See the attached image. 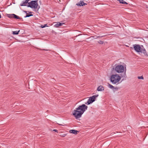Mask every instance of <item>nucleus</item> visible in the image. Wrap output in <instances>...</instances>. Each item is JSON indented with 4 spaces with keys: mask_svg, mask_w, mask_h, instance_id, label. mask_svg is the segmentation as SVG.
<instances>
[{
    "mask_svg": "<svg viewBox=\"0 0 148 148\" xmlns=\"http://www.w3.org/2000/svg\"><path fill=\"white\" fill-rule=\"evenodd\" d=\"M88 107L84 104L79 106L76 110H74L73 114L76 119H78L81 117L82 115L87 109Z\"/></svg>",
    "mask_w": 148,
    "mask_h": 148,
    "instance_id": "f257e3e1",
    "label": "nucleus"
},
{
    "mask_svg": "<svg viewBox=\"0 0 148 148\" xmlns=\"http://www.w3.org/2000/svg\"><path fill=\"white\" fill-rule=\"evenodd\" d=\"M115 66L114 69L116 72L119 73H124L123 77L125 78L127 77L126 73V68L125 66L120 64H116L115 65Z\"/></svg>",
    "mask_w": 148,
    "mask_h": 148,
    "instance_id": "f03ea898",
    "label": "nucleus"
},
{
    "mask_svg": "<svg viewBox=\"0 0 148 148\" xmlns=\"http://www.w3.org/2000/svg\"><path fill=\"white\" fill-rule=\"evenodd\" d=\"M121 77L118 74L112 75L110 78V81L113 84H118L120 83Z\"/></svg>",
    "mask_w": 148,
    "mask_h": 148,
    "instance_id": "7ed1b4c3",
    "label": "nucleus"
},
{
    "mask_svg": "<svg viewBox=\"0 0 148 148\" xmlns=\"http://www.w3.org/2000/svg\"><path fill=\"white\" fill-rule=\"evenodd\" d=\"M133 46L134 49L136 52L143 53L145 55L148 56L146 50L144 48L143 46H140L139 45H133Z\"/></svg>",
    "mask_w": 148,
    "mask_h": 148,
    "instance_id": "20e7f679",
    "label": "nucleus"
},
{
    "mask_svg": "<svg viewBox=\"0 0 148 148\" xmlns=\"http://www.w3.org/2000/svg\"><path fill=\"white\" fill-rule=\"evenodd\" d=\"M28 7L34 9H36L38 5L37 1H32L31 2L28 3Z\"/></svg>",
    "mask_w": 148,
    "mask_h": 148,
    "instance_id": "39448f33",
    "label": "nucleus"
},
{
    "mask_svg": "<svg viewBox=\"0 0 148 148\" xmlns=\"http://www.w3.org/2000/svg\"><path fill=\"white\" fill-rule=\"evenodd\" d=\"M98 95H95L93 96H92L90 97L89 99L90 100H91V101H92V102H93L95 101V99H96V97H98Z\"/></svg>",
    "mask_w": 148,
    "mask_h": 148,
    "instance_id": "423d86ee",
    "label": "nucleus"
},
{
    "mask_svg": "<svg viewBox=\"0 0 148 148\" xmlns=\"http://www.w3.org/2000/svg\"><path fill=\"white\" fill-rule=\"evenodd\" d=\"M69 133H72L75 134H76L78 132V131L75 130H70Z\"/></svg>",
    "mask_w": 148,
    "mask_h": 148,
    "instance_id": "0eeeda50",
    "label": "nucleus"
},
{
    "mask_svg": "<svg viewBox=\"0 0 148 148\" xmlns=\"http://www.w3.org/2000/svg\"><path fill=\"white\" fill-rule=\"evenodd\" d=\"M104 88L102 86H100L97 88V90L98 91H103L104 90Z\"/></svg>",
    "mask_w": 148,
    "mask_h": 148,
    "instance_id": "6e6552de",
    "label": "nucleus"
},
{
    "mask_svg": "<svg viewBox=\"0 0 148 148\" xmlns=\"http://www.w3.org/2000/svg\"><path fill=\"white\" fill-rule=\"evenodd\" d=\"M25 1H23L20 4V5L21 6H25L26 5V4H27L28 2V1H29V0H25Z\"/></svg>",
    "mask_w": 148,
    "mask_h": 148,
    "instance_id": "1a4fd4ad",
    "label": "nucleus"
},
{
    "mask_svg": "<svg viewBox=\"0 0 148 148\" xmlns=\"http://www.w3.org/2000/svg\"><path fill=\"white\" fill-rule=\"evenodd\" d=\"M63 24H64V23H60L59 22H58L54 25V26L55 27H58L59 26H62Z\"/></svg>",
    "mask_w": 148,
    "mask_h": 148,
    "instance_id": "9d476101",
    "label": "nucleus"
},
{
    "mask_svg": "<svg viewBox=\"0 0 148 148\" xmlns=\"http://www.w3.org/2000/svg\"><path fill=\"white\" fill-rule=\"evenodd\" d=\"M85 4H86L84 3V2L80 1L79 3L77 4L76 5L79 6H83V5H85Z\"/></svg>",
    "mask_w": 148,
    "mask_h": 148,
    "instance_id": "9b49d317",
    "label": "nucleus"
},
{
    "mask_svg": "<svg viewBox=\"0 0 148 148\" xmlns=\"http://www.w3.org/2000/svg\"><path fill=\"white\" fill-rule=\"evenodd\" d=\"M118 0L119 1V2L121 3L126 4H127V2H125L123 0Z\"/></svg>",
    "mask_w": 148,
    "mask_h": 148,
    "instance_id": "f8f14e48",
    "label": "nucleus"
},
{
    "mask_svg": "<svg viewBox=\"0 0 148 148\" xmlns=\"http://www.w3.org/2000/svg\"><path fill=\"white\" fill-rule=\"evenodd\" d=\"M20 32V30H19L18 31H15L12 32V34H13L15 35H17L18 34L19 32Z\"/></svg>",
    "mask_w": 148,
    "mask_h": 148,
    "instance_id": "ddd939ff",
    "label": "nucleus"
},
{
    "mask_svg": "<svg viewBox=\"0 0 148 148\" xmlns=\"http://www.w3.org/2000/svg\"><path fill=\"white\" fill-rule=\"evenodd\" d=\"M92 102L91 101V100H90L89 99H88L87 102V103H86L85 104H88V105H89L91 103H92Z\"/></svg>",
    "mask_w": 148,
    "mask_h": 148,
    "instance_id": "4468645a",
    "label": "nucleus"
},
{
    "mask_svg": "<svg viewBox=\"0 0 148 148\" xmlns=\"http://www.w3.org/2000/svg\"><path fill=\"white\" fill-rule=\"evenodd\" d=\"M25 12L26 13V16L25 17H29L30 16H32L33 15V14H28L27 13V11H25Z\"/></svg>",
    "mask_w": 148,
    "mask_h": 148,
    "instance_id": "2eb2a0df",
    "label": "nucleus"
},
{
    "mask_svg": "<svg viewBox=\"0 0 148 148\" xmlns=\"http://www.w3.org/2000/svg\"><path fill=\"white\" fill-rule=\"evenodd\" d=\"M14 16V18H15L17 19H19L20 18V17L14 14V15H13Z\"/></svg>",
    "mask_w": 148,
    "mask_h": 148,
    "instance_id": "dca6fc26",
    "label": "nucleus"
},
{
    "mask_svg": "<svg viewBox=\"0 0 148 148\" xmlns=\"http://www.w3.org/2000/svg\"><path fill=\"white\" fill-rule=\"evenodd\" d=\"M108 87L111 89H113L114 88V87L112 85L109 84H108Z\"/></svg>",
    "mask_w": 148,
    "mask_h": 148,
    "instance_id": "f3484780",
    "label": "nucleus"
},
{
    "mask_svg": "<svg viewBox=\"0 0 148 148\" xmlns=\"http://www.w3.org/2000/svg\"><path fill=\"white\" fill-rule=\"evenodd\" d=\"M40 27L41 28H43L46 27H48V26H47V24H45L44 25H41Z\"/></svg>",
    "mask_w": 148,
    "mask_h": 148,
    "instance_id": "a211bd4d",
    "label": "nucleus"
},
{
    "mask_svg": "<svg viewBox=\"0 0 148 148\" xmlns=\"http://www.w3.org/2000/svg\"><path fill=\"white\" fill-rule=\"evenodd\" d=\"M13 15H14V14H9L8 15V16L10 18H14V16Z\"/></svg>",
    "mask_w": 148,
    "mask_h": 148,
    "instance_id": "6ab92c4d",
    "label": "nucleus"
},
{
    "mask_svg": "<svg viewBox=\"0 0 148 148\" xmlns=\"http://www.w3.org/2000/svg\"><path fill=\"white\" fill-rule=\"evenodd\" d=\"M138 78L139 79H144V77L143 76H138Z\"/></svg>",
    "mask_w": 148,
    "mask_h": 148,
    "instance_id": "aec40b11",
    "label": "nucleus"
},
{
    "mask_svg": "<svg viewBox=\"0 0 148 148\" xmlns=\"http://www.w3.org/2000/svg\"><path fill=\"white\" fill-rule=\"evenodd\" d=\"M66 135V134H61L60 136L62 137H65Z\"/></svg>",
    "mask_w": 148,
    "mask_h": 148,
    "instance_id": "412c9836",
    "label": "nucleus"
},
{
    "mask_svg": "<svg viewBox=\"0 0 148 148\" xmlns=\"http://www.w3.org/2000/svg\"><path fill=\"white\" fill-rule=\"evenodd\" d=\"M99 43L100 44H102L103 43V41H101V40H100L99 41Z\"/></svg>",
    "mask_w": 148,
    "mask_h": 148,
    "instance_id": "4be33fe9",
    "label": "nucleus"
},
{
    "mask_svg": "<svg viewBox=\"0 0 148 148\" xmlns=\"http://www.w3.org/2000/svg\"><path fill=\"white\" fill-rule=\"evenodd\" d=\"M53 131L54 132H58V130L56 129H54L53 130Z\"/></svg>",
    "mask_w": 148,
    "mask_h": 148,
    "instance_id": "5701e85b",
    "label": "nucleus"
},
{
    "mask_svg": "<svg viewBox=\"0 0 148 148\" xmlns=\"http://www.w3.org/2000/svg\"><path fill=\"white\" fill-rule=\"evenodd\" d=\"M1 14H0V18H1Z\"/></svg>",
    "mask_w": 148,
    "mask_h": 148,
    "instance_id": "b1692460",
    "label": "nucleus"
}]
</instances>
